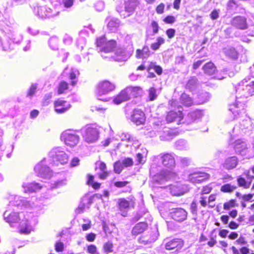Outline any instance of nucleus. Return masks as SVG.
I'll list each match as a JSON object with an SVG mask.
<instances>
[{"label":"nucleus","instance_id":"obj_18","mask_svg":"<svg viewBox=\"0 0 254 254\" xmlns=\"http://www.w3.org/2000/svg\"><path fill=\"white\" fill-rule=\"evenodd\" d=\"M55 111L59 114H62L70 109L71 106L66 101L58 99L54 103Z\"/></svg>","mask_w":254,"mask_h":254},{"label":"nucleus","instance_id":"obj_11","mask_svg":"<svg viewBox=\"0 0 254 254\" xmlns=\"http://www.w3.org/2000/svg\"><path fill=\"white\" fill-rule=\"evenodd\" d=\"M164 247L167 250H172L176 249L179 250L184 246V242L180 239H165L163 243Z\"/></svg>","mask_w":254,"mask_h":254},{"label":"nucleus","instance_id":"obj_33","mask_svg":"<svg viewBox=\"0 0 254 254\" xmlns=\"http://www.w3.org/2000/svg\"><path fill=\"white\" fill-rule=\"evenodd\" d=\"M149 55V50L148 47H144L140 50H137L136 52V57L138 59H145L147 58Z\"/></svg>","mask_w":254,"mask_h":254},{"label":"nucleus","instance_id":"obj_4","mask_svg":"<svg viewBox=\"0 0 254 254\" xmlns=\"http://www.w3.org/2000/svg\"><path fill=\"white\" fill-rule=\"evenodd\" d=\"M50 160L56 166L64 165L67 163L68 157L61 147L52 149L49 153Z\"/></svg>","mask_w":254,"mask_h":254},{"label":"nucleus","instance_id":"obj_27","mask_svg":"<svg viewBox=\"0 0 254 254\" xmlns=\"http://www.w3.org/2000/svg\"><path fill=\"white\" fill-rule=\"evenodd\" d=\"M234 148L237 153L244 155L247 148V145L245 141L241 139H238L235 141Z\"/></svg>","mask_w":254,"mask_h":254},{"label":"nucleus","instance_id":"obj_24","mask_svg":"<svg viewBox=\"0 0 254 254\" xmlns=\"http://www.w3.org/2000/svg\"><path fill=\"white\" fill-rule=\"evenodd\" d=\"M138 4V0H127L125 2V11L127 13V16H129L133 13Z\"/></svg>","mask_w":254,"mask_h":254},{"label":"nucleus","instance_id":"obj_55","mask_svg":"<svg viewBox=\"0 0 254 254\" xmlns=\"http://www.w3.org/2000/svg\"><path fill=\"white\" fill-rule=\"evenodd\" d=\"M166 23L172 24L176 21V18L172 15L167 16L163 20Z\"/></svg>","mask_w":254,"mask_h":254},{"label":"nucleus","instance_id":"obj_39","mask_svg":"<svg viewBox=\"0 0 254 254\" xmlns=\"http://www.w3.org/2000/svg\"><path fill=\"white\" fill-rule=\"evenodd\" d=\"M170 192L173 195H181L184 193V191L180 188V186H171L170 187Z\"/></svg>","mask_w":254,"mask_h":254},{"label":"nucleus","instance_id":"obj_54","mask_svg":"<svg viewBox=\"0 0 254 254\" xmlns=\"http://www.w3.org/2000/svg\"><path fill=\"white\" fill-rule=\"evenodd\" d=\"M37 86L36 84H33L28 90L27 96H32L35 93Z\"/></svg>","mask_w":254,"mask_h":254},{"label":"nucleus","instance_id":"obj_40","mask_svg":"<svg viewBox=\"0 0 254 254\" xmlns=\"http://www.w3.org/2000/svg\"><path fill=\"white\" fill-rule=\"evenodd\" d=\"M91 203L90 200L86 197H83L81 199V201L78 205L77 209L78 213H80L83 211L85 208V204H90Z\"/></svg>","mask_w":254,"mask_h":254},{"label":"nucleus","instance_id":"obj_28","mask_svg":"<svg viewBox=\"0 0 254 254\" xmlns=\"http://www.w3.org/2000/svg\"><path fill=\"white\" fill-rule=\"evenodd\" d=\"M147 224L145 222H139L136 224L132 228L131 233L136 236L143 232L147 228Z\"/></svg>","mask_w":254,"mask_h":254},{"label":"nucleus","instance_id":"obj_23","mask_svg":"<svg viewBox=\"0 0 254 254\" xmlns=\"http://www.w3.org/2000/svg\"><path fill=\"white\" fill-rule=\"evenodd\" d=\"M22 187L25 192H31L40 190L43 186L38 183L34 182L31 183H24L22 184Z\"/></svg>","mask_w":254,"mask_h":254},{"label":"nucleus","instance_id":"obj_9","mask_svg":"<svg viewBox=\"0 0 254 254\" xmlns=\"http://www.w3.org/2000/svg\"><path fill=\"white\" fill-rule=\"evenodd\" d=\"M34 171L37 176L44 179H50L53 175L52 171L46 164L45 159L35 166Z\"/></svg>","mask_w":254,"mask_h":254},{"label":"nucleus","instance_id":"obj_45","mask_svg":"<svg viewBox=\"0 0 254 254\" xmlns=\"http://www.w3.org/2000/svg\"><path fill=\"white\" fill-rule=\"evenodd\" d=\"M58 39L56 37H51L49 41V44L51 48L53 50L58 49Z\"/></svg>","mask_w":254,"mask_h":254},{"label":"nucleus","instance_id":"obj_37","mask_svg":"<svg viewBox=\"0 0 254 254\" xmlns=\"http://www.w3.org/2000/svg\"><path fill=\"white\" fill-rule=\"evenodd\" d=\"M197 84V79L195 77H190L186 85V88L190 91L194 90Z\"/></svg>","mask_w":254,"mask_h":254},{"label":"nucleus","instance_id":"obj_3","mask_svg":"<svg viewBox=\"0 0 254 254\" xmlns=\"http://www.w3.org/2000/svg\"><path fill=\"white\" fill-rule=\"evenodd\" d=\"M84 140L88 143L97 141L99 137V130L95 125H88L81 129Z\"/></svg>","mask_w":254,"mask_h":254},{"label":"nucleus","instance_id":"obj_58","mask_svg":"<svg viewBox=\"0 0 254 254\" xmlns=\"http://www.w3.org/2000/svg\"><path fill=\"white\" fill-rule=\"evenodd\" d=\"M87 252L91 254H96L97 248L94 245H90L87 247Z\"/></svg>","mask_w":254,"mask_h":254},{"label":"nucleus","instance_id":"obj_13","mask_svg":"<svg viewBox=\"0 0 254 254\" xmlns=\"http://www.w3.org/2000/svg\"><path fill=\"white\" fill-rule=\"evenodd\" d=\"M131 121L136 125H142L145 121L144 113L139 109H134L130 116Z\"/></svg>","mask_w":254,"mask_h":254},{"label":"nucleus","instance_id":"obj_35","mask_svg":"<svg viewBox=\"0 0 254 254\" xmlns=\"http://www.w3.org/2000/svg\"><path fill=\"white\" fill-rule=\"evenodd\" d=\"M119 208L121 211L126 212L129 208V202L125 198H120L118 201Z\"/></svg>","mask_w":254,"mask_h":254},{"label":"nucleus","instance_id":"obj_41","mask_svg":"<svg viewBox=\"0 0 254 254\" xmlns=\"http://www.w3.org/2000/svg\"><path fill=\"white\" fill-rule=\"evenodd\" d=\"M238 185L240 187L244 189H248L250 187L251 182H247L246 179L243 177H239L237 178Z\"/></svg>","mask_w":254,"mask_h":254},{"label":"nucleus","instance_id":"obj_19","mask_svg":"<svg viewBox=\"0 0 254 254\" xmlns=\"http://www.w3.org/2000/svg\"><path fill=\"white\" fill-rule=\"evenodd\" d=\"M187 211L181 208L174 209L171 212V216L173 219L177 221H183L187 217Z\"/></svg>","mask_w":254,"mask_h":254},{"label":"nucleus","instance_id":"obj_63","mask_svg":"<svg viewBox=\"0 0 254 254\" xmlns=\"http://www.w3.org/2000/svg\"><path fill=\"white\" fill-rule=\"evenodd\" d=\"M175 32L176 31L175 29L170 28L166 31V34L169 38L171 39L174 37Z\"/></svg>","mask_w":254,"mask_h":254},{"label":"nucleus","instance_id":"obj_16","mask_svg":"<svg viewBox=\"0 0 254 254\" xmlns=\"http://www.w3.org/2000/svg\"><path fill=\"white\" fill-rule=\"evenodd\" d=\"M253 123L250 118H248L242 121L239 125H236L234 128V131H239L241 130L242 132L246 133L247 131L251 130L252 128Z\"/></svg>","mask_w":254,"mask_h":254},{"label":"nucleus","instance_id":"obj_49","mask_svg":"<svg viewBox=\"0 0 254 254\" xmlns=\"http://www.w3.org/2000/svg\"><path fill=\"white\" fill-rule=\"evenodd\" d=\"M67 84L66 82H65L64 81H63V82H61V83L60 84V85L59 86V88H58V94H62L65 90L67 89Z\"/></svg>","mask_w":254,"mask_h":254},{"label":"nucleus","instance_id":"obj_64","mask_svg":"<svg viewBox=\"0 0 254 254\" xmlns=\"http://www.w3.org/2000/svg\"><path fill=\"white\" fill-rule=\"evenodd\" d=\"M64 43L66 45H70L72 42V39L68 35H65L63 39Z\"/></svg>","mask_w":254,"mask_h":254},{"label":"nucleus","instance_id":"obj_53","mask_svg":"<svg viewBox=\"0 0 254 254\" xmlns=\"http://www.w3.org/2000/svg\"><path fill=\"white\" fill-rule=\"evenodd\" d=\"M237 5L234 0H230L227 3V9L232 10L237 8Z\"/></svg>","mask_w":254,"mask_h":254},{"label":"nucleus","instance_id":"obj_29","mask_svg":"<svg viewBox=\"0 0 254 254\" xmlns=\"http://www.w3.org/2000/svg\"><path fill=\"white\" fill-rule=\"evenodd\" d=\"M14 204L25 208L31 207V204L25 198L19 196H16L14 197Z\"/></svg>","mask_w":254,"mask_h":254},{"label":"nucleus","instance_id":"obj_20","mask_svg":"<svg viewBox=\"0 0 254 254\" xmlns=\"http://www.w3.org/2000/svg\"><path fill=\"white\" fill-rule=\"evenodd\" d=\"M163 165L169 168H172L175 166V160L174 154L166 153L163 155L160 154Z\"/></svg>","mask_w":254,"mask_h":254},{"label":"nucleus","instance_id":"obj_61","mask_svg":"<svg viewBox=\"0 0 254 254\" xmlns=\"http://www.w3.org/2000/svg\"><path fill=\"white\" fill-rule=\"evenodd\" d=\"M205 97V99L204 100L200 101L199 102V104H203L206 102L210 98V95L208 93L205 92L204 93H203L200 95V97Z\"/></svg>","mask_w":254,"mask_h":254},{"label":"nucleus","instance_id":"obj_57","mask_svg":"<svg viewBox=\"0 0 254 254\" xmlns=\"http://www.w3.org/2000/svg\"><path fill=\"white\" fill-rule=\"evenodd\" d=\"M136 159L138 163L139 164H143L146 161L143 155L140 153H138L136 154Z\"/></svg>","mask_w":254,"mask_h":254},{"label":"nucleus","instance_id":"obj_38","mask_svg":"<svg viewBox=\"0 0 254 254\" xmlns=\"http://www.w3.org/2000/svg\"><path fill=\"white\" fill-rule=\"evenodd\" d=\"M175 147L178 150H185L188 148L189 145L186 140L181 139L175 142Z\"/></svg>","mask_w":254,"mask_h":254},{"label":"nucleus","instance_id":"obj_32","mask_svg":"<svg viewBox=\"0 0 254 254\" xmlns=\"http://www.w3.org/2000/svg\"><path fill=\"white\" fill-rule=\"evenodd\" d=\"M225 55L232 59H237L238 57L237 51L233 47H229L223 49Z\"/></svg>","mask_w":254,"mask_h":254},{"label":"nucleus","instance_id":"obj_14","mask_svg":"<svg viewBox=\"0 0 254 254\" xmlns=\"http://www.w3.org/2000/svg\"><path fill=\"white\" fill-rule=\"evenodd\" d=\"M166 119L168 123L176 122L177 124L179 125L183 120V114L180 110L178 112L170 111L167 114Z\"/></svg>","mask_w":254,"mask_h":254},{"label":"nucleus","instance_id":"obj_25","mask_svg":"<svg viewBox=\"0 0 254 254\" xmlns=\"http://www.w3.org/2000/svg\"><path fill=\"white\" fill-rule=\"evenodd\" d=\"M238 163V159L235 156H232L226 158L223 164L224 168L230 170L236 167Z\"/></svg>","mask_w":254,"mask_h":254},{"label":"nucleus","instance_id":"obj_10","mask_svg":"<svg viewBox=\"0 0 254 254\" xmlns=\"http://www.w3.org/2000/svg\"><path fill=\"white\" fill-rule=\"evenodd\" d=\"M140 90L138 87H128L125 90H122L113 100V102L119 105L123 102L126 101L129 99V92H134Z\"/></svg>","mask_w":254,"mask_h":254},{"label":"nucleus","instance_id":"obj_36","mask_svg":"<svg viewBox=\"0 0 254 254\" xmlns=\"http://www.w3.org/2000/svg\"><path fill=\"white\" fill-rule=\"evenodd\" d=\"M129 55L127 54L125 52L122 50H120L117 52L115 60L118 62L126 61L128 59Z\"/></svg>","mask_w":254,"mask_h":254},{"label":"nucleus","instance_id":"obj_46","mask_svg":"<svg viewBox=\"0 0 254 254\" xmlns=\"http://www.w3.org/2000/svg\"><path fill=\"white\" fill-rule=\"evenodd\" d=\"M114 171L116 173L120 174L124 168V166L120 161L116 162L114 164Z\"/></svg>","mask_w":254,"mask_h":254},{"label":"nucleus","instance_id":"obj_50","mask_svg":"<svg viewBox=\"0 0 254 254\" xmlns=\"http://www.w3.org/2000/svg\"><path fill=\"white\" fill-rule=\"evenodd\" d=\"M156 89L153 88H150L149 90V98L150 101L155 100L157 97Z\"/></svg>","mask_w":254,"mask_h":254},{"label":"nucleus","instance_id":"obj_42","mask_svg":"<svg viewBox=\"0 0 254 254\" xmlns=\"http://www.w3.org/2000/svg\"><path fill=\"white\" fill-rule=\"evenodd\" d=\"M164 43L165 40L161 37H158L156 39V42L151 44V48L153 50H157L160 48V46L163 44Z\"/></svg>","mask_w":254,"mask_h":254},{"label":"nucleus","instance_id":"obj_48","mask_svg":"<svg viewBox=\"0 0 254 254\" xmlns=\"http://www.w3.org/2000/svg\"><path fill=\"white\" fill-rule=\"evenodd\" d=\"M186 61V58L185 57L184 54H181L180 55L177 56L175 58V64H184V63Z\"/></svg>","mask_w":254,"mask_h":254},{"label":"nucleus","instance_id":"obj_1","mask_svg":"<svg viewBox=\"0 0 254 254\" xmlns=\"http://www.w3.org/2000/svg\"><path fill=\"white\" fill-rule=\"evenodd\" d=\"M236 103L230 106L229 110L234 115L235 118L239 114L241 110H244L243 104L238 101V99H246L254 94V81L244 79L240 81L236 86Z\"/></svg>","mask_w":254,"mask_h":254},{"label":"nucleus","instance_id":"obj_51","mask_svg":"<svg viewBox=\"0 0 254 254\" xmlns=\"http://www.w3.org/2000/svg\"><path fill=\"white\" fill-rule=\"evenodd\" d=\"M122 163L124 167H129L133 165V160L131 158H127L123 160Z\"/></svg>","mask_w":254,"mask_h":254},{"label":"nucleus","instance_id":"obj_62","mask_svg":"<svg viewBox=\"0 0 254 254\" xmlns=\"http://www.w3.org/2000/svg\"><path fill=\"white\" fill-rule=\"evenodd\" d=\"M128 184V182L127 181H119L115 182L114 185L117 188H122L126 186Z\"/></svg>","mask_w":254,"mask_h":254},{"label":"nucleus","instance_id":"obj_60","mask_svg":"<svg viewBox=\"0 0 254 254\" xmlns=\"http://www.w3.org/2000/svg\"><path fill=\"white\" fill-rule=\"evenodd\" d=\"M65 184L64 181H59L57 182H55L54 184L52 185L51 188L54 189V188H58L61 186H63Z\"/></svg>","mask_w":254,"mask_h":254},{"label":"nucleus","instance_id":"obj_12","mask_svg":"<svg viewBox=\"0 0 254 254\" xmlns=\"http://www.w3.org/2000/svg\"><path fill=\"white\" fill-rule=\"evenodd\" d=\"M209 177L207 173L202 172H195L189 175L188 179L192 183H200L208 179Z\"/></svg>","mask_w":254,"mask_h":254},{"label":"nucleus","instance_id":"obj_5","mask_svg":"<svg viewBox=\"0 0 254 254\" xmlns=\"http://www.w3.org/2000/svg\"><path fill=\"white\" fill-rule=\"evenodd\" d=\"M96 44L98 52L104 53L112 52L116 46V42L115 40L107 41L104 36L98 38Z\"/></svg>","mask_w":254,"mask_h":254},{"label":"nucleus","instance_id":"obj_7","mask_svg":"<svg viewBox=\"0 0 254 254\" xmlns=\"http://www.w3.org/2000/svg\"><path fill=\"white\" fill-rule=\"evenodd\" d=\"M115 88L114 84L108 81H103L98 84L96 90V95L98 100L107 101L106 98H101V96L106 95L109 92L113 90Z\"/></svg>","mask_w":254,"mask_h":254},{"label":"nucleus","instance_id":"obj_59","mask_svg":"<svg viewBox=\"0 0 254 254\" xmlns=\"http://www.w3.org/2000/svg\"><path fill=\"white\" fill-rule=\"evenodd\" d=\"M73 0H63V3L66 8H70L73 4Z\"/></svg>","mask_w":254,"mask_h":254},{"label":"nucleus","instance_id":"obj_2","mask_svg":"<svg viewBox=\"0 0 254 254\" xmlns=\"http://www.w3.org/2000/svg\"><path fill=\"white\" fill-rule=\"evenodd\" d=\"M27 215L23 212L17 213L9 210H6L3 213L4 219L11 227L18 229L21 233L25 234L30 233L32 230Z\"/></svg>","mask_w":254,"mask_h":254},{"label":"nucleus","instance_id":"obj_17","mask_svg":"<svg viewBox=\"0 0 254 254\" xmlns=\"http://www.w3.org/2000/svg\"><path fill=\"white\" fill-rule=\"evenodd\" d=\"M231 23L232 26L242 30L246 29L248 27L246 18L241 16L234 17L231 20Z\"/></svg>","mask_w":254,"mask_h":254},{"label":"nucleus","instance_id":"obj_26","mask_svg":"<svg viewBox=\"0 0 254 254\" xmlns=\"http://www.w3.org/2000/svg\"><path fill=\"white\" fill-rule=\"evenodd\" d=\"M203 115V112L200 110L191 112L188 114L186 119V122L188 124H191L196 120L200 119Z\"/></svg>","mask_w":254,"mask_h":254},{"label":"nucleus","instance_id":"obj_22","mask_svg":"<svg viewBox=\"0 0 254 254\" xmlns=\"http://www.w3.org/2000/svg\"><path fill=\"white\" fill-rule=\"evenodd\" d=\"M159 25L157 22L152 21L150 25L147 28L146 30V39L148 40L151 36H152L157 33L159 31Z\"/></svg>","mask_w":254,"mask_h":254},{"label":"nucleus","instance_id":"obj_6","mask_svg":"<svg viewBox=\"0 0 254 254\" xmlns=\"http://www.w3.org/2000/svg\"><path fill=\"white\" fill-rule=\"evenodd\" d=\"M61 139L66 145L74 147L78 143L80 137L78 135L76 134L75 130L68 129L64 131L61 134Z\"/></svg>","mask_w":254,"mask_h":254},{"label":"nucleus","instance_id":"obj_52","mask_svg":"<svg viewBox=\"0 0 254 254\" xmlns=\"http://www.w3.org/2000/svg\"><path fill=\"white\" fill-rule=\"evenodd\" d=\"M179 160L181 164L184 166L189 165L191 162L190 159L188 157H180Z\"/></svg>","mask_w":254,"mask_h":254},{"label":"nucleus","instance_id":"obj_15","mask_svg":"<svg viewBox=\"0 0 254 254\" xmlns=\"http://www.w3.org/2000/svg\"><path fill=\"white\" fill-rule=\"evenodd\" d=\"M172 176L173 174L170 171L167 170H163L154 175L153 179L155 182L161 183L170 179Z\"/></svg>","mask_w":254,"mask_h":254},{"label":"nucleus","instance_id":"obj_56","mask_svg":"<svg viewBox=\"0 0 254 254\" xmlns=\"http://www.w3.org/2000/svg\"><path fill=\"white\" fill-rule=\"evenodd\" d=\"M95 7L97 11H101L104 8V3L102 1H97L95 5Z\"/></svg>","mask_w":254,"mask_h":254},{"label":"nucleus","instance_id":"obj_31","mask_svg":"<svg viewBox=\"0 0 254 254\" xmlns=\"http://www.w3.org/2000/svg\"><path fill=\"white\" fill-rule=\"evenodd\" d=\"M203 69L205 74L213 75L216 71V67L212 62H208L203 66Z\"/></svg>","mask_w":254,"mask_h":254},{"label":"nucleus","instance_id":"obj_47","mask_svg":"<svg viewBox=\"0 0 254 254\" xmlns=\"http://www.w3.org/2000/svg\"><path fill=\"white\" fill-rule=\"evenodd\" d=\"M113 245L111 242H108L103 246L104 251L107 254L113 252Z\"/></svg>","mask_w":254,"mask_h":254},{"label":"nucleus","instance_id":"obj_44","mask_svg":"<svg viewBox=\"0 0 254 254\" xmlns=\"http://www.w3.org/2000/svg\"><path fill=\"white\" fill-rule=\"evenodd\" d=\"M163 132L166 136V139L172 138L178 135V133L175 130L170 128H165Z\"/></svg>","mask_w":254,"mask_h":254},{"label":"nucleus","instance_id":"obj_34","mask_svg":"<svg viewBox=\"0 0 254 254\" xmlns=\"http://www.w3.org/2000/svg\"><path fill=\"white\" fill-rule=\"evenodd\" d=\"M181 103L187 107L190 106L192 105V99L189 97L186 93H183L180 97Z\"/></svg>","mask_w":254,"mask_h":254},{"label":"nucleus","instance_id":"obj_43","mask_svg":"<svg viewBox=\"0 0 254 254\" xmlns=\"http://www.w3.org/2000/svg\"><path fill=\"white\" fill-rule=\"evenodd\" d=\"M237 189V186L227 184L223 185L221 188V190L225 192H231Z\"/></svg>","mask_w":254,"mask_h":254},{"label":"nucleus","instance_id":"obj_30","mask_svg":"<svg viewBox=\"0 0 254 254\" xmlns=\"http://www.w3.org/2000/svg\"><path fill=\"white\" fill-rule=\"evenodd\" d=\"M120 20L117 18H111L109 19L107 27L109 31L112 32H116L120 25Z\"/></svg>","mask_w":254,"mask_h":254},{"label":"nucleus","instance_id":"obj_21","mask_svg":"<svg viewBox=\"0 0 254 254\" xmlns=\"http://www.w3.org/2000/svg\"><path fill=\"white\" fill-rule=\"evenodd\" d=\"M95 170L99 178L102 180H105L109 175L107 171L106 164L103 162L96 163Z\"/></svg>","mask_w":254,"mask_h":254},{"label":"nucleus","instance_id":"obj_8","mask_svg":"<svg viewBox=\"0 0 254 254\" xmlns=\"http://www.w3.org/2000/svg\"><path fill=\"white\" fill-rule=\"evenodd\" d=\"M34 12L41 19L54 18L59 14L55 8L51 9L46 6H38L34 7Z\"/></svg>","mask_w":254,"mask_h":254}]
</instances>
